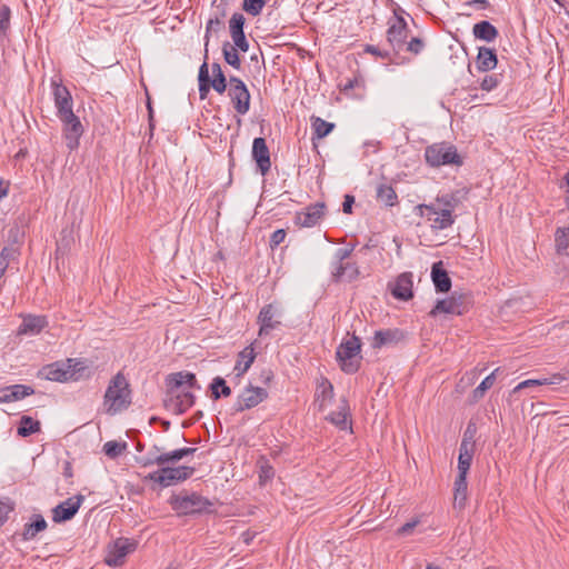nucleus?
I'll return each instance as SVG.
<instances>
[{
	"mask_svg": "<svg viewBox=\"0 0 569 569\" xmlns=\"http://www.w3.org/2000/svg\"><path fill=\"white\" fill-rule=\"evenodd\" d=\"M171 508L181 516H193L212 512L213 503L197 492L182 491L169 499Z\"/></svg>",
	"mask_w": 569,
	"mask_h": 569,
	"instance_id": "obj_1",
	"label": "nucleus"
},
{
	"mask_svg": "<svg viewBox=\"0 0 569 569\" xmlns=\"http://www.w3.org/2000/svg\"><path fill=\"white\" fill-rule=\"evenodd\" d=\"M131 403V391L129 383L122 373H117L110 381L106 393L104 405H109L107 412L114 415L127 409Z\"/></svg>",
	"mask_w": 569,
	"mask_h": 569,
	"instance_id": "obj_2",
	"label": "nucleus"
},
{
	"mask_svg": "<svg viewBox=\"0 0 569 569\" xmlns=\"http://www.w3.org/2000/svg\"><path fill=\"white\" fill-rule=\"evenodd\" d=\"M361 341L352 335L349 339L342 340L336 351V358L340 369L347 375L356 373L360 368Z\"/></svg>",
	"mask_w": 569,
	"mask_h": 569,
	"instance_id": "obj_3",
	"label": "nucleus"
},
{
	"mask_svg": "<svg viewBox=\"0 0 569 569\" xmlns=\"http://www.w3.org/2000/svg\"><path fill=\"white\" fill-rule=\"evenodd\" d=\"M473 303L472 293L455 291L448 299L437 300L429 311V316L436 317L440 312L463 316L473 307Z\"/></svg>",
	"mask_w": 569,
	"mask_h": 569,
	"instance_id": "obj_4",
	"label": "nucleus"
},
{
	"mask_svg": "<svg viewBox=\"0 0 569 569\" xmlns=\"http://www.w3.org/2000/svg\"><path fill=\"white\" fill-rule=\"evenodd\" d=\"M425 158L426 162L435 168L448 164L461 166L463 163L457 148L449 142L428 146L425 150Z\"/></svg>",
	"mask_w": 569,
	"mask_h": 569,
	"instance_id": "obj_5",
	"label": "nucleus"
},
{
	"mask_svg": "<svg viewBox=\"0 0 569 569\" xmlns=\"http://www.w3.org/2000/svg\"><path fill=\"white\" fill-rule=\"evenodd\" d=\"M194 471L196 468L190 466L168 467L164 465L159 470L150 472L146 479L157 482L162 488H167L189 479L193 476Z\"/></svg>",
	"mask_w": 569,
	"mask_h": 569,
	"instance_id": "obj_6",
	"label": "nucleus"
},
{
	"mask_svg": "<svg viewBox=\"0 0 569 569\" xmlns=\"http://www.w3.org/2000/svg\"><path fill=\"white\" fill-rule=\"evenodd\" d=\"M163 406L168 411L174 415H182L190 409L196 401V397L190 390L167 386Z\"/></svg>",
	"mask_w": 569,
	"mask_h": 569,
	"instance_id": "obj_7",
	"label": "nucleus"
},
{
	"mask_svg": "<svg viewBox=\"0 0 569 569\" xmlns=\"http://www.w3.org/2000/svg\"><path fill=\"white\" fill-rule=\"evenodd\" d=\"M208 50L206 49L204 61L199 68L198 72V88L199 97L201 100L207 99L210 89L212 88L219 94H223L227 90L228 81L224 74L211 78L209 74V66L207 62Z\"/></svg>",
	"mask_w": 569,
	"mask_h": 569,
	"instance_id": "obj_8",
	"label": "nucleus"
},
{
	"mask_svg": "<svg viewBox=\"0 0 569 569\" xmlns=\"http://www.w3.org/2000/svg\"><path fill=\"white\" fill-rule=\"evenodd\" d=\"M402 13H405V10L399 6L393 9L395 20L389 21L387 30V41L396 53L402 49L409 32L408 23Z\"/></svg>",
	"mask_w": 569,
	"mask_h": 569,
	"instance_id": "obj_9",
	"label": "nucleus"
},
{
	"mask_svg": "<svg viewBox=\"0 0 569 569\" xmlns=\"http://www.w3.org/2000/svg\"><path fill=\"white\" fill-rule=\"evenodd\" d=\"M228 96L238 114L244 116L248 113L250 110L251 94L246 83L240 78L234 76L229 78Z\"/></svg>",
	"mask_w": 569,
	"mask_h": 569,
	"instance_id": "obj_10",
	"label": "nucleus"
},
{
	"mask_svg": "<svg viewBox=\"0 0 569 569\" xmlns=\"http://www.w3.org/2000/svg\"><path fill=\"white\" fill-rule=\"evenodd\" d=\"M76 365L73 359H68L66 362H53L46 365L39 371V376L51 381L66 382L76 380Z\"/></svg>",
	"mask_w": 569,
	"mask_h": 569,
	"instance_id": "obj_11",
	"label": "nucleus"
},
{
	"mask_svg": "<svg viewBox=\"0 0 569 569\" xmlns=\"http://www.w3.org/2000/svg\"><path fill=\"white\" fill-rule=\"evenodd\" d=\"M138 542L133 539L120 537L107 547L106 563L108 566H120L124 558L137 549Z\"/></svg>",
	"mask_w": 569,
	"mask_h": 569,
	"instance_id": "obj_12",
	"label": "nucleus"
},
{
	"mask_svg": "<svg viewBox=\"0 0 569 569\" xmlns=\"http://www.w3.org/2000/svg\"><path fill=\"white\" fill-rule=\"evenodd\" d=\"M62 122V132L66 139V146L70 151L78 149L80 144V138L83 134V126L73 112L71 114L58 117Z\"/></svg>",
	"mask_w": 569,
	"mask_h": 569,
	"instance_id": "obj_13",
	"label": "nucleus"
},
{
	"mask_svg": "<svg viewBox=\"0 0 569 569\" xmlns=\"http://www.w3.org/2000/svg\"><path fill=\"white\" fill-rule=\"evenodd\" d=\"M268 398V391L261 387L248 386L241 395L238 396L232 406L233 413L242 412L257 407Z\"/></svg>",
	"mask_w": 569,
	"mask_h": 569,
	"instance_id": "obj_14",
	"label": "nucleus"
},
{
	"mask_svg": "<svg viewBox=\"0 0 569 569\" xmlns=\"http://www.w3.org/2000/svg\"><path fill=\"white\" fill-rule=\"evenodd\" d=\"M410 333L400 328H389L377 330L371 340L373 349L396 347L401 342L407 341Z\"/></svg>",
	"mask_w": 569,
	"mask_h": 569,
	"instance_id": "obj_15",
	"label": "nucleus"
},
{
	"mask_svg": "<svg viewBox=\"0 0 569 569\" xmlns=\"http://www.w3.org/2000/svg\"><path fill=\"white\" fill-rule=\"evenodd\" d=\"M52 96L54 107L57 108V116L71 114L73 112V100L69 89L61 83L60 79H51Z\"/></svg>",
	"mask_w": 569,
	"mask_h": 569,
	"instance_id": "obj_16",
	"label": "nucleus"
},
{
	"mask_svg": "<svg viewBox=\"0 0 569 569\" xmlns=\"http://www.w3.org/2000/svg\"><path fill=\"white\" fill-rule=\"evenodd\" d=\"M388 289L397 300L408 301L413 297L412 272L400 273L395 281L388 283Z\"/></svg>",
	"mask_w": 569,
	"mask_h": 569,
	"instance_id": "obj_17",
	"label": "nucleus"
},
{
	"mask_svg": "<svg viewBox=\"0 0 569 569\" xmlns=\"http://www.w3.org/2000/svg\"><path fill=\"white\" fill-rule=\"evenodd\" d=\"M84 497L76 495L60 502L52 509V520L56 523H61L71 520L78 512Z\"/></svg>",
	"mask_w": 569,
	"mask_h": 569,
	"instance_id": "obj_18",
	"label": "nucleus"
},
{
	"mask_svg": "<svg viewBox=\"0 0 569 569\" xmlns=\"http://www.w3.org/2000/svg\"><path fill=\"white\" fill-rule=\"evenodd\" d=\"M326 204L316 202L309 204L305 211H298L295 216V224L302 228H311L319 223L325 216Z\"/></svg>",
	"mask_w": 569,
	"mask_h": 569,
	"instance_id": "obj_19",
	"label": "nucleus"
},
{
	"mask_svg": "<svg viewBox=\"0 0 569 569\" xmlns=\"http://www.w3.org/2000/svg\"><path fill=\"white\" fill-rule=\"evenodd\" d=\"M252 159L254 160L259 172L266 176L271 168L270 150L267 146L266 139L258 137L252 142Z\"/></svg>",
	"mask_w": 569,
	"mask_h": 569,
	"instance_id": "obj_20",
	"label": "nucleus"
},
{
	"mask_svg": "<svg viewBox=\"0 0 569 569\" xmlns=\"http://www.w3.org/2000/svg\"><path fill=\"white\" fill-rule=\"evenodd\" d=\"M470 429V426L468 427L467 431L465 432L463 439L459 447V457H458V475L467 476L468 471L470 469L472 458H473V447L475 443L471 442L467 438V433Z\"/></svg>",
	"mask_w": 569,
	"mask_h": 569,
	"instance_id": "obj_21",
	"label": "nucleus"
},
{
	"mask_svg": "<svg viewBox=\"0 0 569 569\" xmlns=\"http://www.w3.org/2000/svg\"><path fill=\"white\" fill-rule=\"evenodd\" d=\"M569 378V372L562 373L557 372L551 375L548 378H539V379H527L518 383L510 392V395H515L519 392L520 390L527 389V388H533V387H540V386H548V385H559Z\"/></svg>",
	"mask_w": 569,
	"mask_h": 569,
	"instance_id": "obj_22",
	"label": "nucleus"
},
{
	"mask_svg": "<svg viewBox=\"0 0 569 569\" xmlns=\"http://www.w3.org/2000/svg\"><path fill=\"white\" fill-rule=\"evenodd\" d=\"M34 393V389L27 385H11L0 389V403H8L24 399Z\"/></svg>",
	"mask_w": 569,
	"mask_h": 569,
	"instance_id": "obj_23",
	"label": "nucleus"
},
{
	"mask_svg": "<svg viewBox=\"0 0 569 569\" xmlns=\"http://www.w3.org/2000/svg\"><path fill=\"white\" fill-rule=\"evenodd\" d=\"M498 64V56L496 49L489 47H479L476 57V68L480 72L493 70Z\"/></svg>",
	"mask_w": 569,
	"mask_h": 569,
	"instance_id": "obj_24",
	"label": "nucleus"
},
{
	"mask_svg": "<svg viewBox=\"0 0 569 569\" xmlns=\"http://www.w3.org/2000/svg\"><path fill=\"white\" fill-rule=\"evenodd\" d=\"M167 386H173L186 390L200 389L196 375L192 372L179 371L171 373L166 379Z\"/></svg>",
	"mask_w": 569,
	"mask_h": 569,
	"instance_id": "obj_25",
	"label": "nucleus"
},
{
	"mask_svg": "<svg viewBox=\"0 0 569 569\" xmlns=\"http://www.w3.org/2000/svg\"><path fill=\"white\" fill-rule=\"evenodd\" d=\"M333 386L326 377H321L317 382L315 392V405L322 411L327 405L333 399Z\"/></svg>",
	"mask_w": 569,
	"mask_h": 569,
	"instance_id": "obj_26",
	"label": "nucleus"
},
{
	"mask_svg": "<svg viewBox=\"0 0 569 569\" xmlns=\"http://www.w3.org/2000/svg\"><path fill=\"white\" fill-rule=\"evenodd\" d=\"M431 279L437 292H448L451 288V279L443 268L442 261L435 262L431 267Z\"/></svg>",
	"mask_w": 569,
	"mask_h": 569,
	"instance_id": "obj_27",
	"label": "nucleus"
},
{
	"mask_svg": "<svg viewBox=\"0 0 569 569\" xmlns=\"http://www.w3.org/2000/svg\"><path fill=\"white\" fill-rule=\"evenodd\" d=\"M472 34L478 40L492 42L499 36V31L490 21L481 20L473 24Z\"/></svg>",
	"mask_w": 569,
	"mask_h": 569,
	"instance_id": "obj_28",
	"label": "nucleus"
},
{
	"mask_svg": "<svg viewBox=\"0 0 569 569\" xmlns=\"http://www.w3.org/2000/svg\"><path fill=\"white\" fill-rule=\"evenodd\" d=\"M152 449L156 452H159V458L157 459V461L166 462V465L174 463V462L183 459L184 457L193 455L197 451V448H192V447L179 448V449L172 450L170 452H161V448L158 446H153Z\"/></svg>",
	"mask_w": 569,
	"mask_h": 569,
	"instance_id": "obj_29",
	"label": "nucleus"
},
{
	"mask_svg": "<svg viewBox=\"0 0 569 569\" xmlns=\"http://www.w3.org/2000/svg\"><path fill=\"white\" fill-rule=\"evenodd\" d=\"M468 498L467 476L458 475L453 486V506L459 509L465 508Z\"/></svg>",
	"mask_w": 569,
	"mask_h": 569,
	"instance_id": "obj_30",
	"label": "nucleus"
},
{
	"mask_svg": "<svg viewBox=\"0 0 569 569\" xmlns=\"http://www.w3.org/2000/svg\"><path fill=\"white\" fill-rule=\"evenodd\" d=\"M30 520L23 527L22 539L24 541L33 540L39 532L47 528V521L41 515H33Z\"/></svg>",
	"mask_w": 569,
	"mask_h": 569,
	"instance_id": "obj_31",
	"label": "nucleus"
},
{
	"mask_svg": "<svg viewBox=\"0 0 569 569\" xmlns=\"http://www.w3.org/2000/svg\"><path fill=\"white\" fill-rule=\"evenodd\" d=\"M350 416L349 412V403L343 398L340 401V405L338 407V410L332 411L328 417L327 420H329L332 425L338 427L340 430H346L348 427V417Z\"/></svg>",
	"mask_w": 569,
	"mask_h": 569,
	"instance_id": "obj_32",
	"label": "nucleus"
},
{
	"mask_svg": "<svg viewBox=\"0 0 569 569\" xmlns=\"http://www.w3.org/2000/svg\"><path fill=\"white\" fill-rule=\"evenodd\" d=\"M256 359V352L253 348V343L247 346L238 353V359L234 366V370L238 372V376L243 375L248 371Z\"/></svg>",
	"mask_w": 569,
	"mask_h": 569,
	"instance_id": "obj_33",
	"label": "nucleus"
},
{
	"mask_svg": "<svg viewBox=\"0 0 569 569\" xmlns=\"http://www.w3.org/2000/svg\"><path fill=\"white\" fill-rule=\"evenodd\" d=\"M376 198L379 202L387 207H393L398 204V196L388 182L379 183L376 188Z\"/></svg>",
	"mask_w": 569,
	"mask_h": 569,
	"instance_id": "obj_34",
	"label": "nucleus"
},
{
	"mask_svg": "<svg viewBox=\"0 0 569 569\" xmlns=\"http://www.w3.org/2000/svg\"><path fill=\"white\" fill-rule=\"evenodd\" d=\"M41 431V422L39 420L33 419L30 416L23 415L19 420V426L17 429L18 436L22 438H27L31 435L38 433Z\"/></svg>",
	"mask_w": 569,
	"mask_h": 569,
	"instance_id": "obj_35",
	"label": "nucleus"
},
{
	"mask_svg": "<svg viewBox=\"0 0 569 569\" xmlns=\"http://www.w3.org/2000/svg\"><path fill=\"white\" fill-rule=\"evenodd\" d=\"M358 276V267L356 263L350 262L339 263L332 272L333 280L337 282L342 280L352 281L357 279Z\"/></svg>",
	"mask_w": 569,
	"mask_h": 569,
	"instance_id": "obj_36",
	"label": "nucleus"
},
{
	"mask_svg": "<svg viewBox=\"0 0 569 569\" xmlns=\"http://www.w3.org/2000/svg\"><path fill=\"white\" fill-rule=\"evenodd\" d=\"M311 128H312V140L315 139H323L329 136L335 129L333 122H328L320 117L312 116L311 117Z\"/></svg>",
	"mask_w": 569,
	"mask_h": 569,
	"instance_id": "obj_37",
	"label": "nucleus"
},
{
	"mask_svg": "<svg viewBox=\"0 0 569 569\" xmlns=\"http://www.w3.org/2000/svg\"><path fill=\"white\" fill-rule=\"evenodd\" d=\"M555 248L559 256L569 254V224L558 227L555 231Z\"/></svg>",
	"mask_w": 569,
	"mask_h": 569,
	"instance_id": "obj_38",
	"label": "nucleus"
},
{
	"mask_svg": "<svg viewBox=\"0 0 569 569\" xmlns=\"http://www.w3.org/2000/svg\"><path fill=\"white\" fill-rule=\"evenodd\" d=\"M500 371V368L495 369L489 376H487L480 385L473 389L471 393V402H478L485 397L487 390H489L496 381V376Z\"/></svg>",
	"mask_w": 569,
	"mask_h": 569,
	"instance_id": "obj_39",
	"label": "nucleus"
},
{
	"mask_svg": "<svg viewBox=\"0 0 569 569\" xmlns=\"http://www.w3.org/2000/svg\"><path fill=\"white\" fill-rule=\"evenodd\" d=\"M210 391L212 400H218L221 397H229L231 395V388L227 385L226 380L217 376L210 383Z\"/></svg>",
	"mask_w": 569,
	"mask_h": 569,
	"instance_id": "obj_40",
	"label": "nucleus"
},
{
	"mask_svg": "<svg viewBox=\"0 0 569 569\" xmlns=\"http://www.w3.org/2000/svg\"><path fill=\"white\" fill-rule=\"evenodd\" d=\"M238 50L239 49L232 46L229 41H226L222 44V54L224 61L237 70L241 68V59Z\"/></svg>",
	"mask_w": 569,
	"mask_h": 569,
	"instance_id": "obj_41",
	"label": "nucleus"
},
{
	"mask_svg": "<svg viewBox=\"0 0 569 569\" xmlns=\"http://www.w3.org/2000/svg\"><path fill=\"white\" fill-rule=\"evenodd\" d=\"M11 10L7 4L0 7V43L8 39L10 29Z\"/></svg>",
	"mask_w": 569,
	"mask_h": 569,
	"instance_id": "obj_42",
	"label": "nucleus"
},
{
	"mask_svg": "<svg viewBox=\"0 0 569 569\" xmlns=\"http://www.w3.org/2000/svg\"><path fill=\"white\" fill-rule=\"evenodd\" d=\"M455 222L451 209H440L439 214L432 219V227L437 229H447Z\"/></svg>",
	"mask_w": 569,
	"mask_h": 569,
	"instance_id": "obj_43",
	"label": "nucleus"
},
{
	"mask_svg": "<svg viewBox=\"0 0 569 569\" xmlns=\"http://www.w3.org/2000/svg\"><path fill=\"white\" fill-rule=\"evenodd\" d=\"M258 465H259V483L261 486H264L268 481H270L274 477V469L264 457H261L259 459Z\"/></svg>",
	"mask_w": 569,
	"mask_h": 569,
	"instance_id": "obj_44",
	"label": "nucleus"
},
{
	"mask_svg": "<svg viewBox=\"0 0 569 569\" xmlns=\"http://www.w3.org/2000/svg\"><path fill=\"white\" fill-rule=\"evenodd\" d=\"M274 317H282V308L278 302L264 306L260 310L257 320H272Z\"/></svg>",
	"mask_w": 569,
	"mask_h": 569,
	"instance_id": "obj_45",
	"label": "nucleus"
},
{
	"mask_svg": "<svg viewBox=\"0 0 569 569\" xmlns=\"http://www.w3.org/2000/svg\"><path fill=\"white\" fill-rule=\"evenodd\" d=\"M127 449V442H118L114 440L107 441L103 445V452L111 459H116Z\"/></svg>",
	"mask_w": 569,
	"mask_h": 569,
	"instance_id": "obj_46",
	"label": "nucleus"
},
{
	"mask_svg": "<svg viewBox=\"0 0 569 569\" xmlns=\"http://www.w3.org/2000/svg\"><path fill=\"white\" fill-rule=\"evenodd\" d=\"M224 28V22L221 19L211 17L206 24L204 46L207 47L212 33H218Z\"/></svg>",
	"mask_w": 569,
	"mask_h": 569,
	"instance_id": "obj_47",
	"label": "nucleus"
},
{
	"mask_svg": "<svg viewBox=\"0 0 569 569\" xmlns=\"http://www.w3.org/2000/svg\"><path fill=\"white\" fill-rule=\"evenodd\" d=\"M267 0H243L242 10L252 17H257L262 12Z\"/></svg>",
	"mask_w": 569,
	"mask_h": 569,
	"instance_id": "obj_48",
	"label": "nucleus"
},
{
	"mask_svg": "<svg viewBox=\"0 0 569 569\" xmlns=\"http://www.w3.org/2000/svg\"><path fill=\"white\" fill-rule=\"evenodd\" d=\"M47 322H21L18 328V336H36L42 331Z\"/></svg>",
	"mask_w": 569,
	"mask_h": 569,
	"instance_id": "obj_49",
	"label": "nucleus"
},
{
	"mask_svg": "<svg viewBox=\"0 0 569 569\" xmlns=\"http://www.w3.org/2000/svg\"><path fill=\"white\" fill-rule=\"evenodd\" d=\"M20 254H21L20 247L13 246V244L6 246L0 251V257H3L4 261L8 262L9 266L12 262L18 263Z\"/></svg>",
	"mask_w": 569,
	"mask_h": 569,
	"instance_id": "obj_50",
	"label": "nucleus"
},
{
	"mask_svg": "<svg viewBox=\"0 0 569 569\" xmlns=\"http://www.w3.org/2000/svg\"><path fill=\"white\" fill-rule=\"evenodd\" d=\"M460 191H456L449 194H443L441 197H437V202L443 204L442 209H451V212L453 209L458 206L460 202L459 198Z\"/></svg>",
	"mask_w": 569,
	"mask_h": 569,
	"instance_id": "obj_51",
	"label": "nucleus"
},
{
	"mask_svg": "<svg viewBox=\"0 0 569 569\" xmlns=\"http://www.w3.org/2000/svg\"><path fill=\"white\" fill-rule=\"evenodd\" d=\"M233 46L237 47L241 52L249 51V41L247 40L244 30L230 32Z\"/></svg>",
	"mask_w": 569,
	"mask_h": 569,
	"instance_id": "obj_52",
	"label": "nucleus"
},
{
	"mask_svg": "<svg viewBox=\"0 0 569 569\" xmlns=\"http://www.w3.org/2000/svg\"><path fill=\"white\" fill-rule=\"evenodd\" d=\"M246 18L240 12H234L229 20V32L244 30Z\"/></svg>",
	"mask_w": 569,
	"mask_h": 569,
	"instance_id": "obj_53",
	"label": "nucleus"
},
{
	"mask_svg": "<svg viewBox=\"0 0 569 569\" xmlns=\"http://www.w3.org/2000/svg\"><path fill=\"white\" fill-rule=\"evenodd\" d=\"M421 217H426L429 221L439 214L441 208H437L435 204H419L416 207Z\"/></svg>",
	"mask_w": 569,
	"mask_h": 569,
	"instance_id": "obj_54",
	"label": "nucleus"
},
{
	"mask_svg": "<svg viewBox=\"0 0 569 569\" xmlns=\"http://www.w3.org/2000/svg\"><path fill=\"white\" fill-rule=\"evenodd\" d=\"M500 83L499 74H487L480 82V89L483 91H491Z\"/></svg>",
	"mask_w": 569,
	"mask_h": 569,
	"instance_id": "obj_55",
	"label": "nucleus"
},
{
	"mask_svg": "<svg viewBox=\"0 0 569 569\" xmlns=\"http://www.w3.org/2000/svg\"><path fill=\"white\" fill-rule=\"evenodd\" d=\"M359 86L363 87V80L359 79L358 77L348 78L346 81H341L339 83L340 91L345 94H348L350 90Z\"/></svg>",
	"mask_w": 569,
	"mask_h": 569,
	"instance_id": "obj_56",
	"label": "nucleus"
},
{
	"mask_svg": "<svg viewBox=\"0 0 569 569\" xmlns=\"http://www.w3.org/2000/svg\"><path fill=\"white\" fill-rule=\"evenodd\" d=\"M159 458V455H156V453H152V452H149L147 456H143V457H139L137 458V462L141 466V467H150L152 465H157V466H164L166 462H159L157 461V459Z\"/></svg>",
	"mask_w": 569,
	"mask_h": 569,
	"instance_id": "obj_57",
	"label": "nucleus"
},
{
	"mask_svg": "<svg viewBox=\"0 0 569 569\" xmlns=\"http://www.w3.org/2000/svg\"><path fill=\"white\" fill-rule=\"evenodd\" d=\"M14 510L12 502L0 501V528L8 521L9 515Z\"/></svg>",
	"mask_w": 569,
	"mask_h": 569,
	"instance_id": "obj_58",
	"label": "nucleus"
},
{
	"mask_svg": "<svg viewBox=\"0 0 569 569\" xmlns=\"http://www.w3.org/2000/svg\"><path fill=\"white\" fill-rule=\"evenodd\" d=\"M287 232L284 229H277L273 231L269 239V246L273 250L277 248L280 243H282L286 239Z\"/></svg>",
	"mask_w": 569,
	"mask_h": 569,
	"instance_id": "obj_59",
	"label": "nucleus"
},
{
	"mask_svg": "<svg viewBox=\"0 0 569 569\" xmlns=\"http://www.w3.org/2000/svg\"><path fill=\"white\" fill-rule=\"evenodd\" d=\"M420 523L418 518H415L401 527H399L396 531L397 536H409L413 532V529Z\"/></svg>",
	"mask_w": 569,
	"mask_h": 569,
	"instance_id": "obj_60",
	"label": "nucleus"
},
{
	"mask_svg": "<svg viewBox=\"0 0 569 569\" xmlns=\"http://www.w3.org/2000/svg\"><path fill=\"white\" fill-rule=\"evenodd\" d=\"M423 48L425 42L421 38L418 37L412 38L407 46V50L415 54H419L423 50Z\"/></svg>",
	"mask_w": 569,
	"mask_h": 569,
	"instance_id": "obj_61",
	"label": "nucleus"
},
{
	"mask_svg": "<svg viewBox=\"0 0 569 569\" xmlns=\"http://www.w3.org/2000/svg\"><path fill=\"white\" fill-rule=\"evenodd\" d=\"M365 51L373 56L380 57L381 59H390V52L388 50H381L379 47L373 44H367Z\"/></svg>",
	"mask_w": 569,
	"mask_h": 569,
	"instance_id": "obj_62",
	"label": "nucleus"
},
{
	"mask_svg": "<svg viewBox=\"0 0 569 569\" xmlns=\"http://www.w3.org/2000/svg\"><path fill=\"white\" fill-rule=\"evenodd\" d=\"M71 241L72 239L62 237L57 243L56 254H64L69 250Z\"/></svg>",
	"mask_w": 569,
	"mask_h": 569,
	"instance_id": "obj_63",
	"label": "nucleus"
},
{
	"mask_svg": "<svg viewBox=\"0 0 569 569\" xmlns=\"http://www.w3.org/2000/svg\"><path fill=\"white\" fill-rule=\"evenodd\" d=\"M21 236H22V233L20 232L19 227L18 226L12 227L9 230V241H10V244L19 246L20 247V238H21Z\"/></svg>",
	"mask_w": 569,
	"mask_h": 569,
	"instance_id": "obj_64",
	"label": "nucleus"
}]
</instances>
